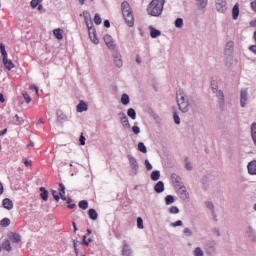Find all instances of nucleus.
I'll list each match as a JSON object with an SVG mask.
<instances>
[{
	"label": "nucleus",
	"instance_id": "f257e3e1",
	"mask_svg": "<svg viewBox=\"0 0 256 256\" xmlns=\"http://www.w3.org/2000/svg\"><path fill=\"white\" fill-rule=\"evenodd\" d=\"M176 101L181 113H189V111L191 113H197V111H199L197 102H195V98H193V96H189L182 92L176 94Z\"/></svg>",
	"mask_w": 256,
	"mask_h": 256
},
{
	"label": "nucleus",
	"instance_id": "f03ea898",
	"mask_svg": "<svg viewBox=\"0 0 256 256\" xmlns=\"http://www.w3.org/2000/svg\"><path fill=\"white\" fill-rule=\"evenodd\" d=\"M165 5V0H152L148 5L147 12L152 17H160L163 13V7Z\"/></svg>",
	"mask_w": 256,
	"mask_h": 256
},
{
	"label": "nucleus",
	"instance_id": "7ed1b4c3",
	"mask_svg": "<svg viewBox=\"0 0 256 256\" xmlns=\"http://www.w3.org/2000/svg\"><path fill=\"white\" fill-rule=\"evenodd\" d=\"M121 9L124 21H126L128 27H133V25H135V18L133 17V11L131 10V5H129V2H122Z\"/></svg>",
	"mask_w": 256,
	"mask_h": 256
},
{
	"label": "nucleus",
	"instance_id": "20e7f679",
	"mask_svg": "<svg viewBox=\"0 0 256 256\" xmlns=\"http://www.w3.org/2000/svg\"><path fill=\"white\" fill-rule=\"evenodd\" d=\"M129 163H130V169L133 173V175H137L139 172V163L137 162V159L131 155H128Z\"/></svg>",
	"mask_w": 256,
	"mask_h": 256
},
{
	"label": "nucleus",
	"instance_id": "39448f33",
	"mask_svg": "<svg viewBox=\"0 0 256 256\" xmlns=\"http://www.w3.org/2000/svg\"><path fill=\"white\" fill-rule=\"evenodd\" d=\"M104 43L108 49H110V51H115V49H117V45H115L113 37H111L109 34L104 35Z\"/></svg>",
	"mask_w": 256,
	"mask_h": 256
},
{
	"label": "nucleus",
	"instance_id": "423d86ee",
	"mask_svg": "<svg viewBox=\"0 0 256 256\" xmlns=\"http://www.w3.org/2000/svg\"><path fill=\"white\" fill-rule=\"evenodd\" d=\"M249 100V92L247 89L240 90V106L245 107L247 105V101Z\"/></svg>",
	"mask_w": 256,
	"mask_h": 256
},
{
	"label": "nucleus",
	"instance_id": "0eeeda50",
	"mask_svg": "<svg viewBox=\"0 0 256 256\" xmlns=\"http://www.w3.org/2000/svg\"><path fill=\"white\" fill-rule=\"evenodd\" d=\"M216 10L218 13H225L227 11V2L225 0H216Z\"/></svg>",
	"mask_w": 256,
	"mask_h": 256
},
{
	"label": "nucleus",
	"instance_id": "6e6552de",
	"mask_svg": "<svg viewBox=\"0 0 256 256\" xmlns=\"http://www.w3.org/2000/svg\"><path fill=\"white\" fill-rule=\"evenodd\" d=\"M214 95H216L221 107L225 105V94L222 92V90H219V88H214Z\"/></svg>",
	"mask_w": 256,
	"mask_h": 256
},
{
	"label": "nucleus",
	"instance_id": "1a4fd4ad",
	"mask_svg": "<svg viewBox=\"0 0 256 256\" xmlns=\"http://www.w3.org/2000/svg\"><path fill=\"white\" fill-rule=\"evenodd\" d=\"M178 194L180 199H182V201L189 200V192H187V187L180 186V188H178Z\"/></svg>",
	"mask_w": 256,
	"mask_h": 256
},
{
	"label": "nucleus",
	"instance_id": "9d476101",
	"mask_svg": "<svg viewBox=\"0 0 256 256\" xmlns=\"http://www.w3.org/2000/svg\"><path fill=\"white\" fill-rule=\"evenodd\" d=\"M81 15L84 17V21L88 29H93V20H91V14L88 11H84Z\"/></svg>",
	"mask_w": 256,
	"mask_h": 256
},
{
	"label": "nucleus",
	"instance_id": "9b49d317",
	"mask_svg": "<svg viewBox=\"0 0 256 256\" xmlns=\"http://www.w3.org/2000/svg\"><path fill=\"white\" fill-rule=\"evenodd\" d=\"M122 255L123 256H132L133 250L131 249V246L127 243L126 240L123 241V247H122Z\"/></svg>",
	"mask_w": 256,
	"mask_h": 256
},
{
	"label": "nucleus",
	"instance_id": "f8f14e48",
	"mask_svg": "<svg viewBox=\"0 0 256 256\" xmlns=\"http://www.w3.org/2000/svg\"><path fill=\"white\" fill-rule=\"evenodd\" d=\"M113 61H114V65L118 67V69H121V67H123V58L120 53L116 52L113 55Z\"/></svg>",
	"mask_w": 256,
	"mask_h": 256
},
{
	"label": "nucleus",
	"instance_id": "ddd939ff",
	"mask_svg": "<svg viewBox=\"0 0 256 256\" xmlns=\"http://www.w3.org/2000/svg\"><path fill=\"white\" fill-rule=\"evenodd\" d=\"M90 40L94 43V45H99V38H97V32L95 28L88 29Z\"/></svg>",
	"mask_w": 256,
	"mask_h": 256
},
{
	"label": "nucleus",
	"instance_id": "4468645a",
	"mask_svg": "<svg viewBox=\"0 0 256 256\" xmlns=\"http://www.w3.org/2000/svg\"><path fill=\"white\" fill-rule=\"evenodd\" d=\"M171 179L173 181V183L176 185V187L180 188L185 186V184H183V180L181 179V177L175 173H173L171 175Z\"/></svg>",
	"mask_w": 256,
	"mask_h": 256
},
{
	"label": "nucleus",
	"instance_id": "2eb2a0df",
	"mask_svg": "<svg viewBox=\"0 0 256 256\" xmlns=\"http://www.w3.org/2000/svg\"><path fill=\"white\" fill-rule=\"evenodd\" d=\"M234 47H235V42L228 41L225 47V55H228V56L233 55Z\"/></svg>",
	"mask_w": 256,
	"mask_h": 256
},
{
	"label": "nucleus",
	"instance_id": "dca6fc26",
	"mask_svg": "<svg viewBox=\"0 0 256 256\" xmlns=\"http://www.w3.org/2000/svg\"><path fill=\"white\" fill-rule=\"evenodd\" d=\"M8 237L12 243H21V235L18 233L10 232Z\"/></svg>",
	"mask_w": 256,
	"mask_h": 256
},
{
	"label": "nucleus",
	"instance_id": "f3484780",
	"mask_svg": "<svg viewBox=\"0 0 256 256\" xmlns=\"http://www.w3.org/2000/svg\"><path fill=\"white\" fill-rule=\"evenodd\" d=\"M249 175H256V160H252L247 165Z\"/></svg>",
	"mask_w": 256,
	"mask_h": 256
},
{
	"label": "nucleus",
	"instance_id": "a211bd4d",
	"mask_svg": "<svg viewBox=\"0 0 256 256\" xmlns=\"http://www.w3.org/2000/svg\"><path fill=\"white\" fill-rule=\"evenodd\" d=\"M2 205H3L4 209H7L8 211H11V209H13V201L9 198H5L2 201Z\"/></svg>",
	"mask_w": 256,
	"mask_h": 256
},
{
	"label": "nucleus",
	"instance_id": "6ab92c4d",
	"mask_svg": "<svg viewBox=\"0 0 256 256\" xmlns=\"http://www.w3.org/2000/svg\"><path fill=\"white\" fill-rule=\"evenodd\" d=\"M154 191L156 193H163V191H165V183H163V181L157 182L154 186Z\"/></svg>",
	"mask_w": 256,
	"mask_h": 256
},
{
	"label": "nucleus",
	"instance_id": "aec40b11",
	"mask_svg": "<svg viewBox=\"0 0 256 256\" xmlns=\"http://www.w3.org/2000/svg\"><path fill=\"white\" fill-rule=\"evenodd\" d=\"M3 65L5 69L8 71H11V69H15V64H13V61H11L9 58H6V60H2Z\"/></svg>",
	"mask_w": 256,
	"mask_h": 256
},
{
	"label": "nucleus",
	"instance_id": "412c9836",
	"mask_svg": "<svg viewBox=\"0 0 256 256\" xmlns=\"http://www.w3.org/2000/svg\"><path fill=\"white\" fill-rule=\"evenodd\" d=\"M232 19H234V21L239 19V3H236L232 8Z\"/></svg>",
	"mask_w": 256,
	"mask_h": 256
},
{
	"label": "nucleus",
	"instance_id": "4be33fe9",
	"mask_svg": "<svg viewBox=\"0 0 256 256\" xmlns=\"http://www.w3.org/2000/svg\"><path fill=\"white\" fill-rule=\"evenodd\" d=\"M57 115V123H65L67 121V115L63 114L61 111L56 112Z\"/></svg>",
	"mask_w": 256,
	"mask_h": 256
},
{
	"label": "nucleus",
	"instance_id": "5701e85b",
	"mask_svg": "<svg viewBox=\"0 0 256 256\" xmlns=\"http://www.w3.org/2000/svg\"><path fill=\"white\" fill-rule=\"evenodd\" d=\"M150 29V35L152 39H157V37H161V31L153 28V26L149 27Z\"/></svg>",
	"mask_w": 256,
	"mask_h": 256
},
{
	"label": "nucleus",
	"instance_id": "b1692460",
	"mask_svg": "<svg viewBox=\"0 0 256 256\" xmlns=\"http://www.w3.org/2000/svg\"><path fill=\"white\" fill-rule=\"evenodd\" d=\"M40 197L43 201H48L49 199V191L45 189V187H40Z\"/></svg>",
	"mask_w": 256,
	"mask_h": 256
},
{
	"label": "nucleus",
	"instance_id": "393cba45",
	"mask_svg": "<svg viewBox=\"0 0 256 256\" xmlns=\"http://www.w3.org/2000/svg\"><path fill=\"white\" fill-rule=\"evenodd\" d=\"M251 137H252V141L256 147V123L253 122L251 124Z\"/></svg>",
	"mask_w": 256,
	"mask_h": 256
},
{
	"label": "nucleus",
	"instance_id": "a878e982",
	"mask_svg": "<svg viewBox=\"0 0 256 256\" xmlns=\"http://www.w3.org/2000/svg\"><path fill=\"white\" fill-rule=\"evenodd\" d=\"M89 218L92 219V221H97V218L99 217V214H97V211L93 208H91L88 211Z\"/></svg>",
	"mask_w": 256,
	"mask_h": 256
},
{
	"label": "nucleus",
	"instance_id": "bb28decb",
	"mask_svg": "<svg viewBox=\"0 0 256 256\" xmlns=\"http://www.w3.org/2000/svg\"><path fill=\"white\" fill-rule=\"evenodd\" d=\"M0 52H1V55H2V61H5L8 58V55H7V50H5V45L3 43H0Z\"/></svg>",
	"mask_w": 256,
	"mask_h": 256
},
{
	"label": "nucleus",
	"instance_id": "cd10ccee",
	"mask_svg": "<svg viewBox=\"0 0 256 256\" xmlns=\"http://www.w3.org/2000/svg\"><path fill=\"white\" fill-rule=\"evenodd\" d=\"M151 179L152 181H159V179H161V172L158 171V170H154L152 173H151Z\"/></svg>",
	"mask_w": 256,
	"mask_h": 256
},
{
	"label": "nucleus",
	"instance_id": "c85d7f7f",
	"mask_svg": "<svg viewBox=\"0 0 256 256\" xmlns=\"http://www.w3.org/2000/svg\"><path fill=\"white\" fill-rule=\"evenodd\" d=\"M77 111H78V113H83V111H87V103L81 101V102L77 105Z\"/></svg>",
	"mask_w": 256,
	"mask_h": 256
},
{
	"label": "nucleus",
	"instance_id": "c756f323",
	"mask_svg": "<svg viewBox=\"0 0 256 256\" xmlns=\"http://www.w3.org/2000/svg\"><path fill=\"white\" fill-rule=\"evenodd\" d=\"M2 249L8 252L13 251V248L11 247V242L9 240H5L2 244Z\"/></svg>",
	"mask_w": 256,
	"mask_h": 256
},
{
	"label": "nucleus",
	"instance_id": "7c9ffc66",
	"mask_svg": "<svg viewBox=\"0 0 256 256\" xmlns=\"http://www.w3.org/2000/svg\"><path fill=\"white\" fill-rule=\"evenodd\" d=\"M54 36L56 37V39H58V41H61L63 39V32L61 30V28L55 29L53 31Z\"/></svg>",
	"mask_w": 256,
	"mask_h": 256
},
{
	"label": "nucleus",
	"instance_id": "2f4dec72",
	"mask_svg": "<svg viewBox=\"0 0 256 256\" xmlns=\"http://www.w3.org/2000/svg\"><path fill=\"white\" fill-rule=\"evenodd\" d=\"M208 3H209V0H197L196 5L200 9H205V7H207Z\"/></svg>",
	"mask_w": 256,
	"mask_h": 256
},
{
	"label": "nucleus",
	"instance_id": "473e14b6",
	"mask_svg": "<svg viewBox=\"0 0 256 256\" xmlns=\"http://www.w3.org/2000/svg\"><path fill=\"white\" fill-rule=\"evenodd\" d=\"M127 115L128 117H130V119H137V112H135V109L133 108H129L128 111H127Z\"/></svg>",
	"mask_w": 256,
	"mask_h": 256
},
{
	"label": "nucleus",
	"instance_id": "72a5a7b5",
	"mask_svg": "<svg viewBox=\"0 0 256 256\" xmlns=\"http://www.w3.org/2000/svg\"><path fill=\"white\" fill-rule=\"evenodd\" d=\"M173 119L176 125H181V118H179V114L176 109L173 110Z\"/></svg>",
	"mask_w": 256,
	"mask_h": 256
},
{
	"label": "nucleus",
	"instance_id": "f704fd0d",
	"mask_svg": "<svg viewBox=\"0 0 256 256\" xmlns=\"http://www.w3.org/2000/svg\"><path fill=\"white\" fill-rule=\"evenodd\" d=\"M205 205H206L207 209H209L211 211L212 215H215V205L213 204V202L206 201Z\"/></svg>",
	"mask_w": 256,
	"mask_h": 256
},
{
	"label": "nucleus",
	"instance_id": "c9c22d12",
	"mask_svg": "<svg viewBox=\"0 0 256 256\" xmlns=\"http://www.w3.org/2000/svg\"><path fill=\"white\" fill-rule=\"evenodd\" d=\"M173 203H175V197H173V195H167L165 197V204L166 205H173Z\"/></svg>",
	"mask_w": 256,
	"mask_h": 256
},
{
	"label": "nucleus",
	"instance_id": "e433bc0d",
	"mask_svg": "<svg viewBox=\"0 0 256 256\" xmlns=\"http://www.w3.org/2000/svg\"><path fill=\"white\" fill-rule=\"evenodd\" d=\"M185 169L187 171H193V164H191V161H189V157H185Z\"/></svg>",
	"mask_w": 256,
	"mask_h": 256
},
{
	"label": "nucleus",
	"instance_id": "4c0bfd02",
	"mask_svg": "<svg viewBox=\"0 0 256 256\" xmlns=\"http://www.w3.org/2000/svg\"><path fill=\"white\" fill-rule=\"evenodd\" d=\"M138 151H140V153H147V146H145V143H138Z\"/></svg>",
	"mask_w": 256,
	"mask_h": 256
},
{
	"label": "nucleus",
	"instance_id": "58836bf2",
	"mask_svg": "<svg viewBox=\"0 0 256 256\" xmlns=\"http://www.w3.org/2000/svg\"><path fill=\"white\" fill-rule=\"evenodd\" d=\"M78 207H80V209H88L89 208V202H87V200H81L78 204Z\"/></svg>",
	"mask_w": 256,
	"mask_h": 256
},
{
	"label": "nucleus",
	"instance_id": "ea45409f",
	"mask_svg": "<svg viewBox=\"0 0 256 256\" xmlns=\"http://www.w3.org/2000/svg\"><path fill=\"white\" fill-rule=\"evenodd\" d=\"M0 225L2 227H9V225H11V220L9 218H3L1 221H0Z\"/></svg>",
	"mask_w": 256,
	"mask_h": 256
},
{
	"label": "nucleus",
	"instance_id": "a19ab883",
	"mask_svg": "<svg viewBox=\"0 0 256 256\" xmlns=\"http://www.w3.org/2000/svg\"><path fill=\"white\" fill-rule=\"evenodd\" d=\"M129 95L127 94H123L122 97H121V103L122 105H129Z\"/></svg>",
	"mask_w": 256,
	"mask_h": 256
},
{
	"label": "nucleus",
	"instance_id": "79ce46f5",
	"mask_svg": "<svg viewBox=\"0 0 256 256\" xmlns=\"http://www.w3.org/2000/svg\"><path fill=\"white\" fill-rule=\"evenodd\" d=\"M122 123V126L125 129H129L131 127V124H129V118L126 116V118H124L123 120H120Z\"/></svg>",
	"mask_w": 256,
	"mask_h": 256
},
{
	"label": "nucleus",
	"instance_id": "37998d69",
	"mask_svg": "<svg viewBox=\"0 0 256 256\" xmlns=\"http://www.w3.org/2000/svg\"><path fill=\"white\" fill-rule=\"evenodd\" d=\"M205 253L203 252V249L201 247H196L194 250V256H204Z\"/></svg>",
	"mask_w": 256,
	"mask_h": 256
},
{
	"label": "nucleus",
	"instance_id": "c03bdc74",
	"mask_svg": "<svg viewBox=\"0 0 256 256\" xmlns=\"http://www.w3.org/2000/svg\"><path fill=\"white\" fill-rule=\"evenodd\" d=\"M183 233L185 237H193V230L191 228H184Z\"/></svg>",
	"mask_w": 256,
	"mask_h": 256
},
{
	"label": "nucleus",
	"instance_id": "a18cd8bd",
	"mask_svg": "<svg viewBox=\"0 0 256 256\" xmlns=\"http://www.w3.org/2000/svg\"><path fill=\"white\" fill-rule=\"evenodd\" d=\"M14 119L16 120V125H23V123H25V119H23V117H19V115H15Z\"/></svg>",
	"mask_w": 256,
	"mask_h": 256
},
{
	"label": "nucleus",
	"instance_id": "49530a36",
	"mask_svg": "<svg viewBox=\"0 0 256 256\" xmlns=\"http://www.w3.org/2000/svg\"><path fill=\"white\" fill-rule=\"evenodd\" d=\"M175 27H177V29H181V27H183V20H182V18H177L175 20Z\"/></svg>",
	"mask_w": 256,
	"mask_h": 256
},
{
	"label": "nucleus",
	"instance_id": "de8ad7c7",
	"mask_svg": "<svg viewBox=\"0 0 256 256\" xmlns=\"http://www.w3.org/2000/svg\"><path fill=\"white\" fill-rule=\"evenodd\" d=\"M169 213H171L172 215H177V213H179V208L177 206H171L169 208Z\"/></svg>",
	"mask_w": 256,
	"mask_h": 256
},
{
	"label": "nucleus",
	"instance_id": "09e8293b",
	"mask_svg": "<svg viewBox=\"0 0 256 256\" xmlns=\"http://www.w3.org/2000/svg\"><path fill=\"white\" fill-rule=\"evenodd\" d=\"M137 227H138V229H144L145 228V226H143V218H141V217L137 218Z\"/></svg>",
	"mask_w": 256,
	"mask_h": 256
},
{
	"label": "nucleus",
	"instance_id": "8fccbe9b",
	"mask_svg": "<svg viewBox=\"0 0 256 256\" xmlns=\"http://www.w3.org/2000/svg\"><path fill=\"white\" fill-rule=\"evenodd\" d=\"M94 23H95V25H101L102 20H101V16H99V14H95Z\"/></svg>",
	"mask_w": 256,
	"mask_h": 256
},
{
	"label": "nucleus",
	"instance_id": "3c124183",
	"mask_svg": "<svg viewBox=\"0 0 256 256\" xmlns=\"http://www.w3.org/2000/svg\"><path fill=\"white\" fill-rule=\"evenodd\" d=\"M41 1H43V0H32L30 2L32 9H35L36 7H38V5H39V3H41Z\"/></svg>",
	"mask_w": 256,
	"mask_h": 256
},
{
	"label": "nucleus",
	"instance_id": "603ef678",
	"mask_svg": "<svg viewBox=\"0 0 256 256\" xmlns=\"http://www.w3.org/2000/svg\"><path fill=\"white\" fill-rule=\"evenodd\" d=\"M52 196L55 199V201H57V202H59V199H61V197L57 193V190H52Z\"/></svg>",
	"mask_w": 256,
	"mask_h": 256
},
{
	"label": "nucleus",
	"instance_id": "864d4df0",
	"mask_svg": "<svg viewBox=\"0 0 256 256\" xmlns=\"http://www.w3.org/2000/svg\"><path fill=\"white\" fill-rule=\"evenodd\" d=\"M60 198L62 199V201H66L68 204L71 203V198H66L65 197V193H60Z\"/></svg>",
	"mask_w": 256,
	"mask_h": 256
},
{
	"label": "nucleus",
	"instance_id": "5fc2aeb1",
	"mask_svg": "<svg viewBox=\"0 0 256 256\" xmlns=\"http://www.w3.org/2000/svg\"><path fill=\"white\" fill-rule=\"evenodd\" d=\"M60 198L62 199V201H66L68 204L71 203V198H66L65 197V193H60Z\"/></svg>",
	"mask_w": 256,
	"mask_h": 256
},
{
	"label": "nucleus",
	"instance_id": "6e6d98bb",
	"mask_svg": "<svg viewBox=\"0 0 256 256\" xmlns=\"http://www.w3.org/2000/svg\"><path fill=\"white\" fill-rule=\"evenodd\" d=\"M132 131L135 135H139L141 133V128H139V126H133Z\"/></svg>",
	"mask_w": 256,
	"mask_h": 256
},
{
	"label": "nucleus",
	"instance_id": "4d7b16f0",
	"mask_svg": "<svg viewBox=\"0 0 256 256\" xmlns=\"http://www.w3.org/2000/svg\"><path fill=\"white\" fill-rule=\"evenodd\" d=\"M170 225H171V227H181L183 225V221L178 220L174 223H171Z\"/></svg>",
	"mask_w": 256,
	"mask_h": 256
},
{
	"label": "nucleus",
	"instance_id": "13d9d810",
	"mask_svg": "<svg viewBox=\"0 0 256 256\" xmlns=\"http://www.w3.org/2000/svg\"><path fill=\"white\" fill-rule=\"evenodd\" d=\"M145 165H146L147 171L153 170V165H151V162H149V160H145Z\"/></svg>",
	"mask_w": 256,
	"mask_h": 256
},
{
	"label": "nucleus",
	"instance_id": "bf43d9fd",
	"mask_svg": "<svg viewBox=\"0 0 256 256\" xmlns=\"http://www.w3.org/2000/svg\"><path fill=\"white\" fill-rule=\"evenodd\" d=\"M22 95H23L26 103H29L31 101V96H29V94L27 92H24Z\"/></svg>",
	"mask_w": 256,
	"mask_h": 256
},
{
	"label": "nucleus",
	"instance_id": "052dcab7",
	"mask_svg": "<svg viewBox=\"0 0 256 256\" xmlns=\"http://www.w3.org/2000/svg\"><path fill=\"white\" fill-rule=\"evenodd\" d=\"M65 193V185L63 183H59V194Z\"/></svg>",
	"mask_w": 256,
	"mask_h": 256
},
{
	"label": "nucleus",
	"instance_id": "680f3d73",
	"mask_svg": "<svg viewBox=\"0 0 256 256\" xmlns=\"http://www.w3.org/2000/svg\"><path fill=\"white\" fill-rule=\"evenodd\" d=\"M118 117L120 119V121L124 120L125 118H127V114H125V112H120L118 114Z\"/></svg>",
	"mask_w": 256,
	"mask_h": 256
},
{
	"label": "nucleus",
	"instance_id": "e2e57ef3",
	"mask_svg": "<svg viewBox=\"0 0 256 256\" xmlns=\"http://www.w3.org/2000/svg\"><path fill=\"white\" fill-rule=\"evenodd\" d=\"M86 138L83 134L80 136V145H85Z\"/></svg>",
	"mask_w": 256,
	"mask_h": 256
},
{
	"label": "nucleus",
	"instance_id": "0e129e2a",
	"mask_svg": "<svg viewBox=\"0 0 256 256\" xmlns=\"http://www.w3.org/2000/svg\"><path fill=\"white\" fill-rule=\"evenodd\" d=\"M256 43V40H255ZM249 51H252V53H255L256 55V44L249 47Z\"/></svg>",
	"mask_w": 256,
	"mask_h": 256
},
{
	"label": "nucleus",
	"instance_id": "69168bd1",
	"mask_svg": "<svg viewBox=\"0 0 256 256\" xmlns=\"http://www.w3.org/2000/svg\"><path fill=\"white\" fill-rule=\"evenodd\" d=\"M104 27H106L107 29H109V27H111V22H109V20H105V21H104Z\"/></svg>",
	"mask_w": 256,
	"mask_h": 256
},
{
	"label": "nucleus",
	"instance_id": "338daca9",
	"mask_svg": "<svg viewBox=\"0 0 256 256\" xmlns=\"http://www.w3.org/2000/svg\"><path fill=\"white\" fill-rule=\"evenodd\" d=\"M251 8L256 12V0L251 2Z\"/></svg>",
	"mask_w": 256,
	"mask_h": 256
},
{
	"label": "nucleus",
	"instance_id": "774afa93",
	"mask_svg": "<svg viewBox=\"0 0 256 256\" xmlns=\"http://www.w3.org/2000/svg\"><path fill=\"white\" fill-rule=\"evenodd\" d=\"M24 165H25L26 167H31V160H25V161H24Z\"/></svg>",
	"mask_w": 256,
	"mask_h": 256
}]
</instances>
